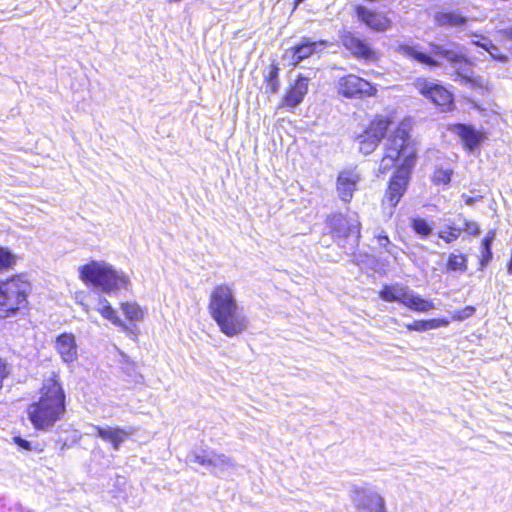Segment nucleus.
<instances>
[{
	"mask_svg": "<svg viewBox=\"0 0 512 512\" xmlns=\"http://www.w3.org/2000/svg\"><path fill=\"white\" fill-rule=\"evenodd\" d=\"M208 311L219 330L227 337L245 332L249 326L248 317L238 304L232 285L219 284L211 291Z\"/></svg>",
	"mask_w": 512,
	"mask_h": 512,
	"instance_id": "obj_1",
	"label": "nucleus"
},
{
	"mask_svg": "<svg viewBox=\"0 0 512 512\" xmlns=\"http://www.w3.org/2000/svg\"><path fill=\"white\" fill-rule=\"evenodd\" d=\"M37 401L27 408L28 419L37 431H50L66 413V393L56 376L45 379Z\"/></svg>",
	"mask_w": 512,
	"mask_h": 512,
	"instance_id": "obj_2",
	"label": "nucleus"
},
{
	"mask_svg": "<svg viewBox=\"0 0 512 512\" xmlns=\"http://www.w3.org/2000/svg\"><path fill=\"white\" fill-rule=\"evenodd\" d=\"M429 47L430 51L427 53L420 50L418 44H400L397 47V52L408 59L426 65L430 69L440 68L443 65V61H446L456 69V73L459 76L461 75L459 70L462 68V65L469 63L464 47L459 43L438 44L431 42Z\"/></svg>",
	"mask_w": 512,
	"mask_h": 512,
	"instance_id": "obj_3",
	"label": "nucleus"
},
{
	"mask_svg": "<svg viewBox=\"0 0 512 512\" xmlns=\"http://www.w3.org/2000/svg\"><path fill=\"white\" fill-rule=\"evenodd\" d=\"M31 285L25 275L20 274L0 282V318L5 319L24 314L28 307L27 296Z\"/></svg>",
	"mask_w": 512,
	"mask_h": 512,
	"instance_id": "obj_4",
	"label": "nucleus"
},
{
	"mask_svg": "<svg viewBox=\"0 0 512 512\" xmlns=\"http://www.w3.org/2000/svg\"><path fill=\"white\" fill-rule=\"evenodd\" d=\"M80 278L103 293H111L120 288H127L128 277L104 262L92 261L79 268Z\"/></svg>",
	"mask_w": 512,
	"mask_h": 512,
	"instance_id": "obj_5",
	"label": "nucleus"
},
{
	"mask_svg": "<svg viewBox=\"0 0 512 512\" xmlns=\"http://www.w3.org/2000/svg\"><path fill=\"white\" fill-rule=\"evenodd\" d=\"M416 160V150L411 142L405 125H399L387 138L386 154L382 162L390 161L398 167L413 168Z\"/></svg>",
	"mask_w": 512,
	"mask_h": 512,
	"instance_id": "obj_6",
	"label": "nucleus"
},
{
	"mask_svg": "<svg viewBox=\"0 0 512 512\" xmlns=\"http://www.w3.org/2000/svg\"><path fill=\"white\" fill-rule=\"evenodd\" d=\"M326 223L332 237L337 239L340 246L346 248L348 245L349 250H355L358 247L361 224L355 213L351 215L331 214L327 217Z\"/></svg>",
	"mask_w": 512,
	"mask_h": 512,
	"instance_id": "obj_7",
	"label": "nucleus"
},
{
	"mask_svg": "<svg viewBox=\"0 0 512 512\" xmlns=\"http://www.w3.org/2000/svg\"><path fill=\"white\" fill-rule=\"evenodd\" d=\"M379 298L385 302H396L415 312H428L435 308L432 300L424 299L408 286L395 282L385 284L379 291Z\"/></svg>",
	"mask_w": 512,
	"mask_h": 512,
	"instance_id": "obj_8",
	"label": "nucleus"
},
{
	"mask_svg": "<svg viewBox=\"0 0 512 512\" xmlns=\"http://www.w3.org/2000/svg\"><path fill=\"white\" fill-rule=\"evenodd\" d=\"M187 462L205 467L211 474L224 476L237 467L235 462L225 454H218L212 449H194L187 455Z\"/></svg>",
	"mask_w": 512,
	"mask_h": 512,
	"instance_id": "obj_9",
	"label": "nucleus"
},
{
	"mask_svg": "<svg viewBox=\"0 0 512 512\" xmlns=\"http://www.w3.org/2000/svg\"><path fill=\"white\" fill-rule=\"evenodd\" d=\"M390 124L391 121L387 118L373 120L366 130L356 138L359 143L360 152L364 155L372 153L386 136Z\"/></svg>",
	"mask_w": 512,
	"mask_h": 512,
	"instance_id": "obj_10",
	"label": "nucleus"
},
{
	"mask_svg": "<svg viewBox=\"0 0 512 512\" xmlns=\"http://www.w3.org/2000/svg\"><path fill=\"white\" fill-rule=\"evenodd\" d=\"M413 85L422 96L430 100L436 106L449 109L453 104L451 92L440 83L419 77L415 79Z\"/></svg>",
	"mask_w": 512,
	"mask_h": 512,
	"instance_id": "obj_11",
	"label": "nucleus"
},
{
	"mask_svg": "<svg viewBox=\"0 0 512 512\" xmlns=\"http://www.w3.org/2000/svg\"><path fill=\"white\" fill-rule=\"evenodd\" d=\"M351 500L358 512H387L384 498L373 489L354 486Z\"/></svg>",
	"mask_w": 512,
	"mask_h": 512,
	"instance_id": "obj_12",
	"label": "nucleus"
},
{
	"mask_svg": "<svg viewBox=\"0 0 512 512\" xmlns=\"http://www.w3.org/2000/svg\"><path fill=\"white\" fill-rule=\"evenodd\" d=\"M376 88L367 80L356 75L342 77L339 81V94L345 98L373 96Z\"/></svg>",
	"mask_w": 512,
	"mask_h": 512,
	"instance_id": "obj_13",
	"label": "nucleus"
},
{
	"mask_svg": "<svg viewBox=\"0 0 512 512\" xmlns=\"http://www.w3.org/2000/svg\"><path fill=\"white\" fill-rule=\"evenodd\" d=\"M355 15L359 22L375 32H385L392 27V20L385 12L364 5L355 6Z\"/></svg>",
	"mask_w": 512,
	"mask_h": 512,
	"instance_id": "obj_14",
	"label": "nucleus"
},
{
	"mask_svg": "<svg viewBox=\"0 0 512 512\" xmlns=\"http://www.w3.org/2000/svg\"><path fill=\"white\" fill-rule=\"evenodd\" d=\"M412 169L413 168L408 167H398L390 179L386 192V198L392 207H396L404 195L409 183Z\"/></svg>",
	"mask_w": 512,
	"mask_h": 512,
	"instance_id": "obj_15",
	"label": "nucleus"
},
{
	"mask_svg": "<svg viewBox=\"0 0 512 512\" xmlns=\"http://www.w3.org/2000/svg\"><path fill=\"white\" fill-rule=\"evenodd\" d=\"M342 45L356 58L373 60L375 51L365 40L361 39L354 32L344 31L340 35Z\"/></svg>",
	"mask_w": 512,
	"mask_h": 512,
	"instance_id": "obj_16",
	"label": "nucleus"
},
{
	"mask_svg": "<svg viewBox=\"0 0 512 512\" xmlns=\"http://www.w3.org/2000/svg\"><path fill=\"white\" fill-rule=\"evenodd\" d=\"M328 45L329 42L327 40L311 41L309 38H303L288 51L291 53V63L298 65L313 54L321 52Z\"/></svg>",
	"mask_w": 512,
	"mask_h": 512,
	"instance_id": "obj_17",
	"label": "nucleus"
},
{
	"mask_svg": "<svg viewBox=\"0 0 512 512\" xmlns=\"http://www.w3.org/2000/svg\"><path fill=\"white\" fill-rule=\"evenodd\" d=\"M55 349L61 360L70 365L78 360L76 337L72 333L63 332L56 337Z\"/></svg>",
	"mask_w": 512,
	"mask_h": 512,
	"instance_id": "obj_18",
	"label": "nucleus"
},
{
	"mask_svg": "<svg viewBox=\"0 0 512 512\" xmlns=\"http://www.w3.org/2000/svg\"><path fill=\"white\" fill-rule=\"evenodd\" d=\"M309 77L299 74L293 85L287 90L282 99V106L289 109H294L299 106L306 94L308 93Z\"/></svg>",
	"mask_w": 512,
	"mask_h": 512,
	"instance_id": "obj_19",
	"label": "nucleus"
},
{
	"mask_svg": "<svg viewBox=\"0 0 512 512\" xmlns=\"http://www.w3.org/2000/svg\"><path fill=\"white\" fill-rule=\"evenodd\" d=\"M469 19L460 10H441L434 14V23L441 28L464 29Z\"/></svg>",
	"mask_w": 512,
	"mask_h": 512,
	"instance_id": "obj_20",
	"label": "nucleus"
},
{
	"mask_svg": "<svg viewBox=\"0 0 512 512\" xmlns=\"http://www.w3.org/2000/svg\"><path fill=\"white\" fill-rule=\"evenodd\" d=\"M359 175L352 171L346 170L338 174L337 177V192L339 198L348 203L353 197V193L356 190L357 183L359 182Z\"/></svg>",
	"mask_w": 512,
	"mask_h": 512,
	"instance_id": "obj_21",
	"label": "nucleus"
},
{
	"mask_svg": "<svg viewBox=\"0 0 512 512\" xmlns=\"http://www.w3.org/2000/svg\"><path fill=\"white\" fill-rule=\"evenodd\" d=\"M92 430L96 436L106 442H110L114 450L118 451L125 438L128 437L130 432L120 427H101L98 425H91Z\"/></svg>",
	"mask_w": 512,
	"mask_h": 512,
	"instance_id": "obj_22",
	"label": "nucleus"
},
{
	"mask_svg": "<svg viewBox=\"0 0 512 512\" xmlns=\"http://www.w3.org/2000/svg\"><path fill=\"white\" fill-rule=\"evenodd\" d=\"M451 131L459 136L464 147L469 151L476 149L482 142V136L472 125L455 124Z\"/></svg>",
	"mask_w": 512,
	"mask_h": 512,
	"instance_id": "obj_23",
	"label": "nucleus"
},
{
	"mask_svg": "<svg viewBox=\"0 0 512 512\" xmlns=\"http://www.w3.org/2000/svg\"><path fill=\"white\" fill-rule=\"evenodd\" d=\"M449 325V321L445 318H434V319H423L415 320L412 323L404 324V327L409 331L425 332L440 327H446Z\"/></svg>",
	"mask_w": 512,
	"mask_h": 512,
	"instance_id": "obj_24",
	"label": "nucleus"
},
{
	"mask_svg": "<svg viewBox=\"0 0 512 512\" xmlns=\"http://www.w3.org/2000/svg\"><path fill=\"white\" fill-rule=\"evenodd\" d=\"M97 311L102 315L103 318L109 320L115 326H124L123 321L117 316L116 311L113 309L106 298H99Z\"/></svg>",
	"mask_w": 512,
	"mask_h": 512,
	"instance_id": "obj_25",
	"label": "nucleus"
},
{
	"mask_svg": "<svg viewBox=\"0 0 512 512\" xmlns=\"http://www.w3.org/2000/svg\"><path fill=\"white\" fill-rule=\"evenodd\" d=\"M279 71L280 68L277 64H271L268 73L264 76L266 89L272 94L278 93L280 89Z\"/></svg>",
	"mask_w": 512,
	"mask_h": 512,
	"instance_id": "obj_26",
	"label": "nucleus"
},
{
	"mask_svg": "<svg viewBox=\"0 0 512 512\" xmlns=\"http://www.w3.org/2000/svg\"><path fill=\"white\" fill-rule=\"evenodd\" d=\"M467 262V257L464 254L451 253L447 259L446 269L447 271L463 273L467 270Z\"/></svg>",
	"mask_w": 512,
	"mask_h": 512,
	"instance_id": "obj_27",
	"label": "nucleus"
},
{
	"mask_svg": "<svg viewBox=\"0 0 512 512\" xmlns=\"http://www.w3.org/2000/svg\"><path fill=\"white\" fill-rule=\"evenodd\" d=\"M412 230L421 238L425 239L433 232L432 225L424 218L415 217L410 221Z\"/></svg>",
	"mask_w": 512,
	"mask_h": 512,
	"instance_id": "obj_28",
	"label": "nucleus"
},
{
	"mask_svg": "<svg viewBox=\"0 0 512 512\" xmlns=\"http://www.w3.org/2000/svg\"><path fill=\"white\" fill-rule=\"evenodd\" d=\"M126 479L118 476L114 488L110 491L112 498L116 500L117 504L127 502Z\"/></svg>",
	"mask_w": 512,
	"mask_h": 512,
	"instance_id": "obj_29",
	"label": "nucleus"
},
{
	"mask_svg": "<svg viewBox=\"0 0 512 512\" xmlns=\"http://www.w3.org/2000/svg\"><path fill=\"white\" fill-rule=\"evenodd\" d=\"M16 256L5 247H0V272L11 269L16 263Z\"/></svg>",
	"mask_w": 512,
	"mask_h": 512,
	"instance_id": "obj_30",
	"label": "nucleus"
},
{
	"mask_svg": "<svg viewBox=\"0 0 512 512\" xmlns=\"http://www.w3.org/2000/svg\"><path fill=\"white\" fill-rule=\"evenodd\" d=\"M122 311L131 321H139L143 318V311L136 303H122Z\"/></svg>",
	"mask_w": 512,
	"mask_h": 512,
	"instance_id": "obj_31",
	"label": "nucleus"
},
{
	"mask_svg": "<svg viewBox=\"0 0 512 512\" xmlns=\"http://www.w3.org/2000/svg\"><path fill=\"white\" fill-rule=\"evenodd\" d=\"M462 228L448 225L446 229L440 230L437 237L445 243L450 244L460 236Z\"/></svg>",
	"mask_w": 512,
	"mask_h": 512,
	"instance_id": "obj_32",
	"label": "nucleus"
},
{
	"mask_svg": "<svg viewBox=\"0 0 512 512\" xmlns=\"http://www.w3.org/2000/svg\"><path fill=\"white\" fill-rule=\"evenodd\" d=\"M452 174L451 169L436 168L432 176V182L435 185H447L451 181Z\"/></svg>",
	"mask_w": 512,
	"mask_h": 512,
	"instance_id": "obj_33",
	"label": "nucleus"
},
{
	"mask_svg": "<svg viewBox=\"0 0 512 512\" xmlns=\"http://www.w3.org/2000/svg\"><path fill=\"white\" fill-rule=\"evenodd\" d=\"M485 45H488V47H486V51L490 54L493 60L500 63L508 62L509 57L501 53L499 47L496 46L491 40H486Z\"/></svg>",
	"mask_w": 512,
	"mask_h": 512,
	"instance_id": "obj_34",
	"label": "nucleus"
},
{
	"mask_svg": "<svg viewBox=\"0 0 512 512\" xmlns=\"http://www.w3.org/2000/svg\"><path fill=\"white\" fill-rule=\"evenodd\" d=\"M13 443L17 445V447L20 450L24 451H35V452H41L42 449L39 448V444L34 445L31 441H28L27 439L21 437V436H14L13 437Z\"/></svg>",
	"mask_w": 512,
	"mask_h": 512,
	"instance_id": "obj_35",
	"label": "nucleus"
},
{
	"mask_svg": "<svg viewBox=\"0 0 512 512\" xmlns=\"http://www.w3.org/2000/svg\"><path fill=\"white\" fill-rule=\"evenodd\" d=\"M462 230L466 231L468 234L473 236H478L481 232L478 223L467 219H464V227L462 228Z\"/></svg>",
	"mask_w": 512,
	"mask_h": 512,
	"instance_id": "obj_36",
	"label": "nucleus"
},
{
	"mask_svg": "<svg viewBox=\"0 0 512 512\" xmlns=\"http://www.w3.org/2000/svg\"><path fill=\"white\" fill-rule=\"evenodd\" d=\"M493 258L492 248H482L480 269L483 270Z\"/></svg>",
	"mask_w": 512,
	"mask_h": 512,
	"instance_id": "obj_37",
	"label": "nucleus"
},
{
	"mask_svg": "<svg viewBox=\"0 0 512 512\" xmlns=\"http://www.w3.org/2000/svg\"><path fill=\"white\" fill-rule=\"evenodd\" d=\"M375 238H376L379 246L383 247L384 249H386L389 246V244L391 243L389 236L383 230H381L378 234H376Z\"/></svg>",
	"mask_w": 512,
	"mask_h": 512,
	"instance_id": "obj_38",
	"label": "nucleus"
},
{
	"mask_svg": "<svg viewBox=\"0 0 512 512\" xmlns=\"http://www.w3.org/2000/svg\"><path fill=\"white\" fill-rule=\"evenodd\" d=\"M494 238H495V232L489 231L487 233V235L482 240L481 248H491Z\"/></svg>",
	"mask_w": 512,
	"mask_h": 512,
	"instance_id": "obj_39",
	"label": "nucleus"
},
{
	"mask_svg": "<svg viewBox=\"0 0 512 512\" xmlns=\"http://www.w3.org/2000/svg\"><path fill=\"white\" fill-rule=\"evenodd\" d=\"M499 33L506 40L512 41V24L508 27L499 30Z\"/></svg>",
	"mask_w": 512,
	"mask_h": 512,
	"instance_id": "obj_40",
	"label": "nucleus"
},
{
	"mask_svg": "<svg viewBox=\"0 0 512 512\" xmlns=\"http://www.w3.org/2000/svg\"><path fill=\"white\" fill-rule=\"evenodd\" d=\"M385 251L394 258H396L397 255L399 254L400 248L395 244L390 243L389 246L385 249Z\"/></svg>",
	"mask_w": 512,
	"mask_h": 512,
	"instance_id": "obj_41",
	"label": "nucleus"
},
{
	"mask_svg": "<svg viewBox=\"0 0 512 512\" xmlns=\"http://www.w3.org/2000/svg\"><path fill=\"white\" fill-rule=\"evenodd\" d=\"M7 374L6 363L0 358V388L2 387L3 379Z\"/></svg>",
	"mask_w": 512,
	"mask_h": 512,
	"instance_id": "obj_42",
	"label": "nucleus"
},
{
	"mask_svg": "<svg viewBox=\"0 0 512 512\" xmlns=\"http://www.w3.org/2000/svg\"><path fill=\"white\" fill-rule=\"evenodd\" d=\"M484 41H473L472 43L477 46V47H480L482 49H484L486 51V47H488V45H485L486 44V40H489L488 38H483Z\"/></svg>",
	"mask_w": 512,
	"mask_h": 512,
	"instance_id": "obj_43",
	"label": "nucleus"
},
{
	"mask_svg": "<svg viewBox=\"0 0 512 512\" xmlns=\"http://www.w3.org/2000/svg\"><path fill=\"white\" fill-rule=\"evenodd\" d=\"M464 312H465V317L472 316L475 312V308L473 306H467V307H465Z\"/></svg>",
	"mask_w": 512,
	"mask_h": 512,
	"instance_id": "obj_44",
	"label": "nucleus"
},
{
	"mask_svg": "<svg viewBox=\"0 0 512 512\" xmlns=\"http://www.w3.org/2000/svg\"><path fill=\"white\" fill-rule=\"evenodd\" d=\"M129 376H131L133 379L132 381H134L135 383H139L141 380H142V376L140 374H129Z\"/></svg>",
	"mask_w": 512,
	"mask_h": 512,
	"instance_id": "obj_45",
	"label": "nucleus"
},
{
	"mask_svg": "<svg viewBox=\"0 0 512 512\" xmlns=\"http://www.w3.org/2000/svg\"><path fill=\"white\" fill-rule=\"evenodd\" d=\"M476 200L477 199L474 198V197H467L466 200H465V203H466V205L471 206V205H473L476 202Z\"/></svg>",
	"mask_w": 512,
	"mask_h": 512,
	"instance_id": "obj_46",
	"label": "nucleus"
},
{
	"mask_svg": "<svg viewBox=\"0 0 512 512\" xmlns=\"http://www.w3.org/2000/svg\"><path fill=\"white\" fill-rule=\"evenodd\" d=\"M305 0H295V5H299L300 3L304 2Z\"/></svg>",
	"mask_w": 512,
	"mask_h": 512,
	"instance_id": "obj_47",
	"label": "nucleus"
},
{
	"mask_svg": "<svg viewBox=\"0 0 512 512\" xmlns=\"http://www.w3.org/2000/svg\"><path fill=\"white\" fill-rule=\"evenodd\" d=\"M367 2H370V3H375V2H378L379 0H366Z\"/></svg>",
	"mask_w": 512,
	"mask_h": 512,
	"instance_id": "obj_48",
	"label": "nucleus"
},
{
	"mask_svg": "<svg viewBox=\"0 0 512 512\" xmlns=\"http://www.w3.org/2000/svg\"><path fill=\"white\" fill-rule=\"evenodd\" d=\"M170 3L172 2H180L181 0H168Z\"/></svg>",
	"mask_w": 512,
	"mask_h": 512,
	"instance_id": "obj_49",
	"label": "nucleus"
},
{
	"mask_svg": "<svg viewBox=\"0 0 512 512\" xmlns=\"http://www.w3.org/2000/svg\"><path fill=\"white\" fill-rule=\"evenodd\" d=\"M393 322H394L395 324H399V321H398L397 319H395V318L393 319Z\"/></svg>",
	"mask_w": 512,
	"mask_h": 512,
	"instance_id": "obj_50",
	"label": "nucleus"
},
{
	"mask_svg": "<svg viewBox=\"0 0 512 512\" xmlns=\"http://www.w3.org/2000/svg\"><path fill=\"white\" fill-rule=\"evenodd\" d=\"M61 449H62V450L66 449V444H65V443L62 445V448H61Z\"/></svg>",
	"mask_w": 512,
	"mask_h": 512,
	"instance_id": "obj_51",
	"label": "nucleus"
}]
</instances>
